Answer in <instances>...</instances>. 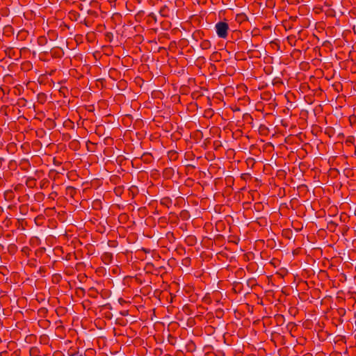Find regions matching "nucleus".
I'll use <instances>...</instances> for the list:
<instances>
[{
    "label": "nucleus",
    "instance_id": "b1692460",
    "mask_svg": "<svg viewBox=\"0 0 356 356\" xmlns=\"http://www.w3.org/2000/svg\"><path fill=\"white\" fill-rule=\"evenodd\" d=\"M202 95V94L199 90L194 91L191 94V97H192L193 99H197L200 97H201Z\"/></svg>",
    "mask_w": 356,
    "mask_h": 356
},
{
    "label": "nucleus",
    "instance_id": "f257e3e1",
    "mask_svg": "<svg viewBox=\"0 0 356 356\" xmlns=\"http://www.w3.org/2000/svg\"><path fill=\"white\" fill-rule=\"evenodd\" d=\"M215 29L218 38L226 39L228 35L229 24L225 22H218L215 25Z\"/></svg>",
    "mask_w": 356,
    "mask_h": 356
},
{
    "label": "nucleus",
    "instance_id": "a19ab883",
    "mask_svg": "<svg viewBox=\"0 0 356 356\" xmlns=\"http://www.w3.org/2000/svg\"><path fill=\"white\" fill-rule=\"evenodd\" d=\"M3 161H4V159L2 157H0V167L2 165Z\"/></svg>",
    "mask_w": 356,
    "mask_h": 356
},
{
    "label": "nucleus",
    "instance_id": "ddd939ff",
    "mask_svg": "<svg viewBox=\"0 0 356 356\" xmlns=\"http://www.w3.org/2000/svg\"><path fill=\"white\" fill-rule=\"evenodd\" d=\"M337 225H338L337 223H336L335 222H334L332 220H330V221L327 222V228L331 232H334Z\"/></svg>",
    "mask_w": 356,
    "mask_h": 356
},
{
    "label": "nucleus",
    "instance_id": "cd10ccee",
    "mask_svg": "<svg viewBox=\"0 0 356 356\" xmlns=\"http://www.w3.org/2000/svg\"><path fill=\"white\" fill-rule=\"evenodd\" d=\"M148 17H149V20L154 22V23H156V22H157L156 16L154 13H150L148 15Z\"/></svg>",
    "mask_w": 356,
    "mask_h": 356
},
{
    "label": "nucleus",
    "instance_id": "f704fd0d",
    "mask_svg": "<svg viewBox=\"0 0 356 356\" xmlns=\"http://www.w3.org/2000/svg\"><path fill=\"white\" fill-rule=\"evenodd\" d=\"M103 308L104 309H111V304L109 303H107L106 305H104L103 306H102Z\"/></svg>",
    "mask_w": 356,
    "mask_h": 356
},
{
    "label": "nucleus",
    "instance_id": "c85d7f7f",
    "mask_svg": "<svg viewBox=\"0 0 356 356\" xmlns=\"http://www.w3.org/2000/svg\"><path fill=\"white\" fill-rule=\"evenodd\" d=\"M271 97V95L270 92H264L261 94L262 99H270Z\"/></svg>",
    "mask_w": 356,
    "mask_h": 356
},
{
    "label": "nucleus",
    "instance_id": "9d476101",
    "mask_svg": "<svg viewBox=\"0 0 356 356\" xmlns=\"http://www.w3.org/2000/svg\"><path fill=\"white\" fill-rule=\"evenodd\" d=\"M192 36L195 40H198L203 38L204 33L201 30H197L193 33Z\"/></svg>",
    "mask_w": 356,
    "mask_h": 356
},
{
    "label": "nucleus",
    "instance_id": "a878e982",
    "mask_svg": "<svg viewBox=\"0 0 356 356\" xmlns=\"http://www.w3.org/2000/svg\"><path fill=\"white\" fill-rule=\"evenodd\" d=\"M47 309L42 307L38 310V313L39 316H44L47 314Z\"/></svg>",
    "mask_w": 356,
    "mask_h": 356
},
{
    "label": "nucleus",
    "instance_id": "6ab92c4d",
    "mask_svg": "<svg viewBox=\"0 0 356 356\" xmlns=\"http://www.w3.org/2000/svg\"><path fill=\"white\" fill-rule=\"evenodd\" d=\"M287 40H288V42L289 44L291 46V47H293L296 45L295 42H296V37L293 36V35H289L287 37Z\"/></svg>",
    "mask_w": 356,
    "mask_h": 356
},
{
    "label": "nucleus",
    "instance_id": "6e6552de",
    "mask_svg": "<svg viewBox=\"0 0 356 356\" xmlns=\"http://www.w3.org/2000/svg\"><path fill=\"white\" fill-rule=\"evenodd\" d=\"M174 174V170L172 168H165L163 171V176L165 178H170Z\"/></svg>",
    "mask_w": 356,
    "mask_h": 356
},
{
    "label": "nucleus",
    "instance_id": "f03ea898",
    "mask_svg": "<svg viewBox=\"0 0 356 356\" xmlns=\"http://www.w3.org/2000/svg\"><path fill=\"white\" fill-rule=\"evenodd\" d=\"M101 259L104 264L108 265L113 261V254L111 252H104L101 256Z\"/></svg>",
    "mask_w": 356,
    "mask_h": 356
},
{
    "label": "nucleus",
    "instance_id": "39448f33",
    "mask_svg": "<svg viewBox=\"0 0 356 356\" xmlns=\"http://www.w3.org/2000/svg\"><path fill=\"white\" fill-rule=\"evenodd\" d=\"M248 16L243 13L236 14L235 17L236 22L240 24L248 21Z\"/></svg>",
    "mask_w": 356,
    "mask_h": 356
},
{
    "label": "nucleus",
    "instance_id": "7ed1b4c3",
    "mask_svg": "<svg viewBox=\"0 0 356 356\" xmlns=\"http://www.w3.org/2000/svg\"><path fill=\"white\" fill-rule=\"evenodd\" d=\"M77 194L76 188L73 186H67L65 189V195L72 197L74 198L76 195Z\"/></svg>",
    "mask_w": 356,
    "mask_h": 356
},
{
    "label": "nucleus",
    "instance_id": "473e14b6",
    "mask_svg": "<svg viewBox=\"0 0 356 356\" xmlns=\"http://www.w3.org/2000/svg\"><path fill=\"white\" fill-rule=\"evenodd\" d=\"M276 319L277 321L279 322H281V321H283L284 320V316L282 315H278L277 317H276Z\"/></svg>",
    "mask_w": 356,
    "mask_h": 356
},
{
    "label": "nucleus",
    "instance_id": "2f4dec72",
    "mask_svg": "<svg viewBox=\"0 0 356 356\" xmlns=\"http://www.w3.org/2000/svg\"><path fill=\"white\" fill-rule=\"evenodd\" d=\"M188 214V211H181V212L180 213V216L182 218H186V215Z\"/></svg>",
    "mask_w": 356,
    "mask_h": 356
},
{
    "label": "nucleus",
    "instance_id": "f3484780",
    "mask_svg": "<svg viewBox=\"0 0 356 356\" xmlns=\"http://www.w3.org/2000/svg\"><path fill=\"white\" fill-rule=\"evenodd\" d=\"M169 219H172L171 222H177L179 218L175 213L170 212L169 213Z\"/></svg>",
    "mask_w": 356,
    "mask_h": 356
},
{
    "label": "nucleus",
    "instance_id": "a211bd4d",
    "mask_svg": "<svg viewBox=\"0 0 356 356\" xmlns=\"http://www.w3.org/2000/svg\"><path fill=\"white\" fill-rule=\"evenodd\" d=\"M152 155L148 153H145L142 156V159L145 163H149L151 161Z\"/></svg>",
    "mask_w": 356,
    "mask_h": 356
},
{
    "label": "nucleus",
    "instance_id": "a18cd8bd",
    "mask_svg": "<svg viewBox=\"0 0 356 356\" xmlns=\"http://www.w3.org/2000/svg\"><path fill=\"white\" fill-rule=\"evenodd\" d=\"M2 212H3V209H2V207H0V215L1 214Z\"/></svg>",
    "mask_w": 356,
    "mask_h": 356
},
{
    "label": "nucleus",
    "instance_id": "dca6fc26",
    "mask_svg": "<svg viewBox=\"0 0 356 356\" xmlns=\"http://www.w3.org/2000/svg\"><path fill=\"white\" fill-rule=\"evenodd\" d=\"M24 222L25 224H26V222L25 221V219H23V218L17 219V224H16V226H17V229L22 228V230L25 229V228L24 227V225H23Z\"/></svg>",
    "mask_w": 356,
    "mask_h": 356
},
{
    "label": "nucleus",
    "instance_id": "72a5a7b5",
    "mask_svg": "<svg viewBox=\"0 0 356 356\" xmlns=\"http://www.w3.org/2000/svg\"><path fill=\"white\" fill-rule=\"evenodd\" d=\"M106 38H108V39L111 41V38H112V37H113V34H112V33H110V32H109V33H107L106 34Z\"/></svg>",
    "mask_w": 356,
    "mask_h": 356
},
{
    "label": "nucleus",
    "instance_id": "423d86ee",
    "mask_svg": "<svg viewBox=\"0 0 356 356\" xmlns=\"http://www.w3.org/2000/svg\"><path fill=\"white\" fill-rule=\"evenodd\" d=\"M29 36V32L24 29L19 31L17 35V39L20 41L25 40Z\"/></svg>",
    "mask_w": 356,
    "mask_h": 356
},
{
    "label": "nucleus",
    "instance_id": "c03bdc74",
    "mask_svg": "<svg viewBox=\"0 0 356 356\" xmlns=\"http://www.w3.org/2000/svg\"><path fill=\"white\" fill-rule=\"evenodd\" d=\"M160 220L165 221V217H161V218H160Z\"/></svg>",
    "mask_w": 356,
    "mask_h": 356
},
{
    "label": "nucleus",
    "instance_id": "412c9836",
    "mask_svg": "<svg viewBox=\"0 0 356 356\" xmlns=\"http://www.w3.org/2000/svg\"><path fill=\"white\" fill-rule=\"evenodd\" d=\"M35 179L33 177H29L26 181V184L30 187H32V184L35 185Z\"/></svg>",
    "mask_w": 356,
    "mask_h": 356
},
{
    "label": "nucleus",
    "instance_id": "58836bf2",
    "mask_svg": "<svg viewBox=\"0 0 356 356\" xmlns=\"http://www.w3.org/2000/svg\"><path fill=\"white\" fill-rule=\"evenodd\" d=\"M249 176V174L248 173H244V174H242L241 175V178L245 179L246 178V177H248Z\"/></svg>",
    "mask_w": 356,
    "mask_h": 356
},
{
    "label": "nucleus",
    "instance_id": "4be33fe9",
    "mask_svg": "<svg viewBox=\"0 0 356 356\" xmlns=\"http://www.w3.org/2000/svg\"><path fill=\"white\" fill-rule=\"evenodd\" d=\"M47 38L44 36L38 38V43L39 45H44L47 42Z\"/></svg>",
    "mask_w": 356,
    "mask_h": 356
},
{
    "label": "nucleus",
    "instance_id": "09e8293b",
    "mask_svg": "<svg viewBox=\"0 0 356 356\" xmlns=\"http://www.w3.org/2000/svg\"><path fill=\"white\" fill-rule=\"evenodd\" d=\"M80 289H81L83 293H85V290H84V289L81 288Z\"/></svg>",
    "mask_w": 356,
    "mask_h": 356
},
{
    "label": "nucleus",
    "instance_id": "37998d69",
    "mask_svg": "<svg viewBox=\"0 0 356 356\" xmlns=\"http://www.w3.org/2000/svg\"><path fill=\"white\" fill-rule=\"evenodd\" d=\"M134 2H136L138 3H141L142 0H133Z\"/></svg>",
    "mask_w": 356,
    "mask_h": 356
},
{
    "label": "nucleus",
    "instance_id": "7c9ffc66",
    "mask_svg": "<svg viewBox=\"0 0 356 356\" xmlns=\"http://www.w3.org/2000/svg\"><path fill=\"white\" fill-rule=\"evenodd\" d=\"M145 12L143 10H140L138 12V13L136 15V18H141L143 15H144Z\"/></svg>",
    "mask_w": 356,
    "mask_h": 356
},
{
    "label": "nucleus",
    "instance_id": "c756f323",
    "mask_svg": "<svg viewBox=\"0 0 356 356\" xmlns=\"http://www.w3.org/2000/svg\"><path fill=\"white\" fill-rule=\"evenodd\" d=\"M224 314V312L222 309H218L216 311V316L217 318H222Z\"/></svg>",
    "mask_w": 356,
    "mask_h": 356
},
{
    "label": "nucleus",
    "instance_id": "ea45409f",
    "mask_svg": "<svg viewBox=\"0 0 356 356\" xmlns=\"http://www.w3.org/2000/svg\"><path fill=\"white\" fill-rule=\"evenodd\" d=\"M353 140H354V137L350 136V137H348L347 142L352 143Z\"/></svg>",
    "mask_w": 356,
    "mask_h": 356
},
{
    "label": "nucleus",
    "instance_id": "49530a36",
    "mask_svg": "<svg viewBox=\"0 0 356 356\" xmlns=\"http://www.w3.org/2000/svg\"><path fill=\"white\" fill-rule=\"evenodd\" d=\"M184 261H190V259L189 258H186L184 259Z\"/></svg>",
    "mask_w": 356,
    "mask_h": 356
},
{
    "label": "nucleus",
    "instance_id": "0eeeda50",
    "mask_svg": "<svg viewBox=\"0 0 356 356\" xmlns=\"http://www.w3.org/2000/svg\"><path fill=\"white\" fill-rule=\"evenodd\" d=\"M99 292L95 287H90L88 289L87 295L92 298H97Z\"/></svg>",
    "mask_w": 356,
    "mask_h": 356
},
{
    "label": "nucleus",
    "instance_id": "393cba45",
    "mask_svg": "<svg viewBox=\"0 0 356 356\" xmlns=\"http://www.w3.org/2000/svg\"><path fill=\"white\" fill-rule=\"evenodd\" d=\"M118 244V243L116 240H109L108 241V245L111 248H116Z\"/></svg>",
    "mask_w": 356,
    "mask_h": 356
},
{
    "label": "nucleus",
    "instance_id": "aec40b11",
    "mask_svg": "<svg viewBox=\"0 0 356 356\" xmlns=\"http://www.w3.org/2000/svg\"><path fill=\"white\" fill-rule=\"evenodd\" d=\"M46 251V248H38V250H36L35 251V255L37 257H41L43 254H44Z\"/></svg>",
    "mask_w": 356,
    "mask_h": 356
},
{
    "label": "nucleus",
    "instance_id": "de8ad7c7",
    "mask_svg": "<svg viewBox=\"0 0 356 356\" xmlns=\"http://www.w3.org/2000/svg\"><path fill=\"white\" fill-rule=\"evenodd\" d=\"M188 240H193V237H188Z\"/></svg>",
    "mask_w": 356,
    "mask_h": 356
},
{
    "label": "nucleus",
    "instance_id": "bb28decb",
    "mask_svg": "<svg viewBox=\"0 0 356 356\" xmlns=\"http://www.w3.org/2000/svg\"><path fill=\"white\" fill-rule=\"evenodd\" d=\"M168 10V7L166 6H163L159 10V13L163 16V17H165L167 16V14H166V11Z\"/></svg>",
    "mask_w": 356,
    "mask_h": 356
},
{
    "label": "nucleus",
    "instance_id": "2eb2a0df",
    "mask_svg": "<svg viewBox=\"0 0 356 356\" xmlns=\"http://www.w3.org/2000/svg\"><path fill=\"white\" fill-rule=\"evenodd\" d=\"M253 207L256 211L260 212L264 209V204L261 202H256L254 204Z\"/></svg>",
    "mask_w": 356,
    "mask_h": 356
},
{
    "label": "nucleus",
    "instance_id": "79ce46f5",
    "mask_svg": "<svg viewBox=\"0 0 356 356\" xmlns=\"http://www.w3.org/2000/svg\"><path fill=\"white\" fill-rule=\"evenodd\" d=\"M146 266H147V268L154 267V264L152 263H147Z\"/></svg>",
    "mask_w": 356,
    "mask_h": 356
},
{
    "label": "nucleus",
    "instance_id": "e433bc0d",
    "mask_svg": "<svg viewBox=\"0 0 356 356\" xmlns=\"http://www.w3.org/2000/svg\"><path fill=\"white\" fill-rule=\"evenodd\" d=\"M26 207L25 206H21L19 209H20V212L21 213H23L24 212V210H26Z\"/></svg>",
    "mask_w": 356,
    "mask_h": 356
},
{
    "label": "nucleus",
    "instance_id": "f8f14e48",
    "mask_svg": "<svg viewBox=\"0 0 356 356\" xmlns=\"http://www.w3.org/2000/svg\"><path fill=\"white\" fill-rule=\"evenodd\" d=\"M40 353L39 348L36 346L31 347L29 350L30 356H39Z\"/></svg>",
    "mask_w": 356,
    "mask_h": 356
},
{
    "label": "nucleus",
    "instance_id": "c9c22d12",
    "mask_svg": "<svg viewBox=\"0 0 356 356\" xmlns=\"http://www.w3.org/2000/svg\"><path fill=\"white\" fill-rule=\"evenodd\" d=\"M29 51V49L26 47H23L20 49V53H25L26 51Z\"/></svg>",
    "mask_w": 356,
    "mask_h": 356
},
{
    "label": "nucleus",
    "instance_id": "20e7f679",
    "mask_svg": "<svg viewBox=\"0 0 356 356\" xmlns=\"http://www.w3.org/2000/svg\"><path fill=\"white\" fill-rule=\"evenodd\" d=\"M160 204L169 209L172 204V200L169 197H163L161 199Z\"/></svg>",
    "mask_w": 356,
    "mask_h": 356
},
{
    "label": "nucleus",
    "instance_id": "4468645a",
    "mask_svg": "<svg viewBox=\"0 0 356 356\" xmlns=\"http://www.w3.org/2000/svg\"><path fill=\"white\" fill-rule=\"evenodd\" d=\"M168 158L172 161H175L178 159V153L176 151L172 150L168 153Z\"/></svg>",
    "mask_w": 356,
    "mask_h": 356
},
{
    "label": "nucleus",
    "instance_id": "4c0bfd02",
    "mask_svg": "<svg viewBox=\"0 0 356 356\" xmlns=\"http://www.w3.org/2000/svg\"><path fill=\"white\" fill-rule=\"evenodd\" d=\"M219 55H220V54H219L218 52H214V53H213L212 56H213V58H217V57H218Z\"/></svg>",
    "mask_w": 356,
    "mask_h": 356
},
{
    "label": "nucleus",
    "instance_id": "1a4fd4ad",
    "mask_svg": "<svg viewBox=\"0 0 356 356\" xmlns=\"http://www.w3.org/2000/svg\"><path fill=\"white\" fill-rule=\"evenodd\" d=\"M200 45L202 49L207 50L211 48V42L209 40H203Z\"/></svg>",
    "mask_w": 356,
    "mask_h": 356
},
{
    "label": "nucleus",
    "instance_id": "5701e85b",
    "mask_svg": "<svg viewBox=\"0 0 356 356\" xmlns=\"http://www.w3.org/2000/svg\"><path fill=\"white\" fill-rule=\"evenodd\" d=\"M51 54L55 57H60L61 56V54H62V51L60 49H54L51 51Z\"/></svg>",
    "mask_w": 356,
    "mask_h": 356
},
{
    "label": "nucleus",
    "instance_id": "9b49d317",
    "mask_svg": "<svg viewBox=\"0 0 356 356\" xmlns=\"http://www.w3.org/2000/svg\"><path fill=\"white\" fill-rule=\"evenodd\" d=\"M67 355L68 356H86V353H79V351H76L73 349H70L67 351Z\"/></svg>",
    "mask_w": 356,
    "mask_h": 356
}]
</instances>
